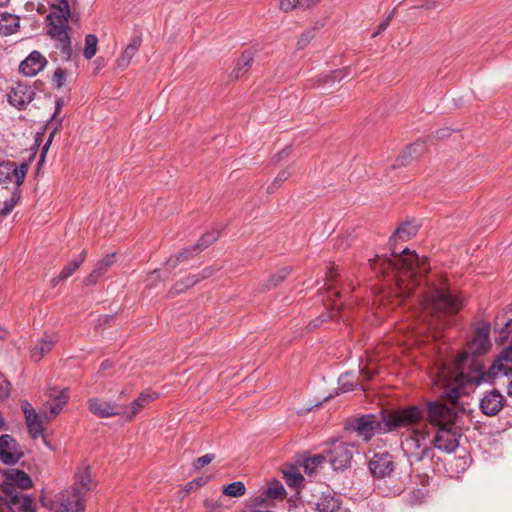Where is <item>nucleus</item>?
<instances>
[{
	"label": "nucleus",
	"mask_w": 512,
	"mask_h": 512,
	"mask_svg": "<svg viewBox=\"0 0 512 512\" xmlns=\"http://www.w3.org/2000/svg\"><path fill=\"white\" fill-rule=\"evenodd\" d=\"M490 324L482 322L475 330L473 337L467 342L466 349L458 356L453 365L442 364L436 372L435 384L439 387L441 397L455 404L466 389L474 383L467 381L472 374V362L482 361L478 356L491 348Z\"/></svg>",
	"instance_id": "obj_1"
},
{
	"label": "nucleus",
	"mask_w": 512,
	"mask_h": 512,
	"mask_svg": "<svg viewBox=\"0 0 512 512\" xmlns=\"http://www.w3.org/2000/svg\"><path fill=\"white\" fill-rule=\"evenodd\" d=\"M419 227V224L414 220L401 224L390 237V245L393 247L391 257L381 260V269L384 272L391 269L395 273L398 292L403 298L413 293L416 286V277L426 274L430 267L426 264V259L420 258L415 252L406 248L398 253L394 246L398 239L406 241L414 237Z\"/></svg>",
	"instance_id": "obj_2"
},
{
	"label": "nucleus",
	"mask_w": 512,
	"mask_h": 512,
	"mask_svg": "<svg viewBox=\"0 0 512 512\" xmlns=\"http://www.w3.org/2000/svg\"><path fill=\"white\" fill-rule=\"evenodd\" d=\"M422 321L427 329L433 333L434 338L451 323L450 318L458 313L462 301L448 289H434L430 295L419 299Z\"/></svg>",
	"instance_id": "obj_3"
},
{
	"label": "nucleus",
	"mask_w": 512,
	"mask_h": 512,
	"mask_svg": "<svg viewBox=\"0 0 512 512\" xmlns=\"http://www.w3.org/2000/svg\"><path fill=\"white\" fill-rule=\"evenodd\" d=\"M71 15L69 0H53L47 16V34L56 42L66 60L72 55L68 19Z\"/></svg>",
	"instance_id": "obj_4"
},
{
	"label": "nucleus",
	"mask_w": 512,
	"mask_h": 512,
	"mask_svg": "<svg viewBox=\"0 0 512 512\" xmlns=\"http://www.w3.org/2000/svg\"><path fill=\"white\" fill-rule=\"evenodd\" d=\"M432 440L429 438L427 425L422 428H413L406 434H403L401 448L406 456L411 468L424 460H432L435 453L432 446Z\"/></svg>",
	"instance_id": "obj_5"
},
{
	"label": "nucleus",
	"mask_w": 512,
	"mask_h": 512,
	"mask_svg": "<svg viewBox=\"0 0 512 512\" xmlns=\"http://www.w3.org/2000/svg\"><path fill=\"white\" fill-rule=\"evenodd\" d=\"M383 420H386V430L393 432L406 428L407 432L413 428H420L424 420V411L418 405H409L392 410H383Z\"/></svg>",
	"instance_id": "obj_6"
},
{
	"label": "nucleus",
	"mask_w": 512,
	"mask_h": 512,
	"mask_svg": "<svg viewBox=\"0 0 512 512\" xmlns=\"http://www.w3.org/2000/svg\"><path fill=\"white\" fill-rule=\"evenodd\" d=\"M386 420H383V410L379 416L375 414H365L354 418L348 423L347 429L355 432L358 437L368 442L376 434L389 433L386 430Z\"/></svg>",
	"instance_id": "obj_7"
},
{
	"label": "nucleus",
	"mask_w": 512,
	"mask_h": 512,
	"mask_svg": "<svg viewBox=\"0 0 512 512\" xmlns=\"http://www.w3.org/2000/svg\"><path fill=\"white\" fill-rule=\"evenodd\" d=\"M427 414L428 422L436 429L458 426V412L456 409L439 401L428 402Z\"/></svg>",
	"instance_id": "obj_8"
},
{
	"label": "nucleus",
	"mask_w": 512,
	"mask_h": 512,
	"mask_svg": "<svg viewBox=\"0 0 512 512\" xmlns=\"http://www.w3.org/2000/svg\"><path fill=\"white\" fill-rule=\"evenodd\" d=\"M75 489H64L58 493L53 501V512H85L86 499L79 496Z\"/></svg>",
	"instance_id": "obj_9"
},
{
	"label": "nucleus",
	"mask_w": 512,
	"mask_h": 512,
	"mask_svg": "<svg viewBox=\"0 0 512 512\" xmlns=\"http://www.w3.org/2000/svg\"><path fill=\"white\" fill-rule=\"evenodd\" d=\"M461 429L459 426H450V428H438L432 439L433 448L444 453L451 454L459 446Z\"/></svg>",
	"instance_id": "obj_10"
},
{
	"label": "nucleus",
	"mask_w": 512,
	"mask_h": 512,
	"mask_svg": "<svg viewBox=\"0 0 512 512\" xmlns=\"http://www.w3.org/2000/svg\"><path fill=\"white\" fill-rule=\"evenodd\" d=\"M325 453L333 470L344 471L350 467L353 458L351 445L344 442H334L332 447L326 450Z\"/></svg>",
	"instance_id": "obj_11"
},
{
	"label": "nucleus",
	"mask_w": 512,
	"mask_h": 512,
	"mask_svg": "<svg viewBox=\"0 0 512 512\" xmlns=\"http://www.w3.org/2000/svg\"><path fill=\"white\" fill-rule=\"evenodd\" d=\"M49 400L43 405L42 413L47 420L55 418L67 404L69 399L67 389L52 387L48 389Z\"/></svg>",
	"instance_id": "obj_12"
},
{
	"label": "nucleus",
	"mask_w": 512,
	"mask_h": 512,
	"mask_svg": "<svg viewBox=\"0 0 512 512\" xmlns=\"http://www.w3.org/2000/svg\"><path fill=\"white\" fill-rule=\"evenodd\" d=\"M23 452L17 441L10 435L0 436V460L5 465H15L23 457Z\"/></svg>",
	"instance_id": "obj_13"
},
{
	"label": "nucleus",
	"mask_w": 512,
	"mask_h": 512,
	"mask_svg": "<svg viewBox=\"0 0 512 512\" xmlns=\"http://www.w3.org/2000/svg\"><path fill=\"white\" fill-rule=\"evenodd\" d=\"M88 410L98 418L122 417V405L98 397L87 401Z\"/></svg>",
	"instance_id": "obj_14"
},
{
	"label": "nucleus",
	"mask_w": 512,
	"mask_h": 512,
	"mask_svg": "<svg viewBox=\"0 0 512 512\" xmlns=\"http://www.w3.org/2000/svg\"><path fill=\"white\" fill-rule=\"evenodd\" d=\"M368 467L376 478L389 477L395 470L393 456L388 452L376 453L369 460Z\"/></svg>",
	"instance_id": "obj_15"
},
{
	"label": "nucleus",
	"mask_w": 512,
	"mask_h": 512,
	"mask_svg": "<svg viewBox=\"0 0 512 512\" xmlns=\"http://www.w3.org/2000/svg\"><path fill=\"white\" fill-rule=\"evenodd\" d=\"M35 97V91L32 87L18 83L15 87L11 89L8 93V102L18 108L25 109V107L33 101Z\"/></svg>",
	"instance_id": "obj_16"
},
{
	"label": "nucleus",
	"mask_w": 512,
	"mask_h": 512,
	"mask_svg": "<svg viewBox=\"0 0 512 512\" xmlns=\"http://www.w3.org/2000/svg\"><path fill=\"white\" fill-rule=\"evenodd\" d=\"M505 404L504 396L497 390L493 389L484 394L480 400V410L487 416L497 415Z\"/></svg>",
	"instance_id": "obj_17"
},
{
	"label": "nucleus",
	"mask_w": 512,
	"mask_h": 512,
	"mask_svg": "<svg viewBox=\"0 0 512 512\" xmlns=\"http://www.w3.org/2000/svg\"><path fill=\"white\" fill-rule=\"evenodd\" d=\"M21 408L25 416L26 425L29 434L33 439L43 435V424L36 410L31 406L28 401L21 402Z\"/></svg>",
	"instance_id": "obj_18"
},
{
	"label": "nucleus",
	"mask_w": 512,
	"mask_h": 512,
	"mask_svg": "<svg viewBox=\"0 0 512 512\" xmlns=\"http://www.w3.org/2000/svg\"><path fill=\"white\" fill-rule=\"evenodd\" d=\"M4 512H34L33 501L30 496L22 493H10L5 499Z\"/></svg>",
	"instance_id": "obj_19"
},
{
	"label": "nucleus",
	"mask_w": 512,
	"mask_h": 512,
	"mask_svg": "<svg viewBox=\"0 0 512 512\" xmlns=\"http://www.w3.org/2000/svg\"><path fill=\"white\" fill-rule=\"evenodd\" d=\"M46 58L38 51H32L19 65V71L25 76H35L44 69Z\"/></svg>",
	"instance_id": "obj_20"
},
{
	"label": "nucleus",
	"mask_w": 512,
	"mask_h": 512,
	"mask_svg": "<svg viewBox=\"0 0 512 512\" xmlns=\"http://www.w3.org/2000/svg\"><path fill=\"white\" fill-rule=\"evenodd\" d=\"M158 397L157 393H141L130 405L122 406V418L131 421L138 412Z\"/></svg>",
	"instance_id": "obj_21"
},
{
	"label": "nucleus",
	"mask_w": 512,
	"mask_h": 512,
	"mask_svg": "<svg viewBox=\"0 0 512 512\" xmlns=\"http://www.w3.org/2000/svg\"><path fill=\"white\" fill-rule=\"evenodd\" d=\"M69 489L78 490L79 496L86 499L87 494L93 489L89 466L82 467L75 473V482Z\"/></svg>",
	"instance_id": "obj_22"
},
{
	"label": "nucleus",
	"mask_w": 512,
	"mask_h": 512,
	"mask_svg": "<svg viewBox=\"0 0 512 512\" xmlns=\"http://www.w3.org/2000/svg\"><path fill=\"white\" fill-rule=\"evenodd\" d=\"M142 43L141 35L136 34L131 37L129 44L126 46L122 54L116 60V65L121 70L126 69L131 63L132 58L139 50Z\"/></svg>",
	"instance_id": "obj_23"
},
{
	"label": "nucleus",
	"mask_w": 512,
	"mask_h": 512,
	"mask_svg": "<svg viewBox=\"0 0 512 512\" xmlns=\"http://www.w3.org/2000/svg\"><path fill=\"white\" fill-rule=\"evenodd\" d=\"M115 263V254H109L101 259L95 269L85 278V285L95 284Z\"/></svg>",
	"instance_id": "obj_24"
},
{
	"label": "nucleus",
	"mask_w": 512,
	"mask_h": 512,
	"mask_svg": "<svg viewBox=\"0 0 512 512\" xmlns=\"http://www.w3.org/2000/svg\"><path fill=\"white\" fill-rule=\"evenodd\" d=\"M426 149L425 143L423 141H416L413 144L406 147V149L398 156L396 159V165H406L411 160L419 157Z\"/></svg>",
	"instance_id": "obj_25"
},
{
	"label": "nucleus",
	"mask_w": 512,
	"mask_h": 512,
	"mask_svg": "<svg viewBox=\"0 0 512 512\" xmlns=\"http://www.w3.org/2000/svg\"><path fill=\"white\" fill-rule=\"evenodd\" d=\"M6 480L10 485L16 486L23 490L29 489L33 486V482L30 476L26 472L19 469L11 470L7 474Z\"/></svg>",
	"instance_id": "obj_26"
},
{
	"label": "nucleus",
	"mask_w": 512,
	"mask_h": 512,
	"mask_svg": "<svg viewBox=\"0 0 512 512\" xmlns=\"http://www.w3.org/2000/svg\"><path fill=\"white\" fill-rule=\"evenodd\" d=\"M19 17L9 13L0 15V34L9 36L14 34L19 28Z\"/></svg>",
	"instance_id": "obj_27"
},
{
	"label": "nucleus",
	"mask_w": 512,
	"mask_h": 512,
	"mask_svg": "<svg viewBox=\"0 0 512 512\" xmlns=\"http://www.w3.org/2000/svg\"><path fill=\"white\" fill-rule=\"evenodd\" d=\"M341 501L339 498L327 494L322 495L315 504L316 512H337L340 509Z\"/></svg>",
	"instance_id": "obj_28"
},
{
	"label": "nucleus",
	"mask_w": 512,
	"mask_h": 512,
	"mask_svg": "<svg viewBox=\"0 0 512 512\" xmlns=\"http://www.w3.org/2000/svg\"><path fill=\"white\" fill-rule=\"evenodd\" d=\"M254 59V53L252 50H246L242 53L241 57L238 59L235 68L232 71V76L235 79L243 76L248 69L251 67V63Z\"/></svg>",
	"instance_id": "obj_29"
},
{
	"label": "nucleus",
	"mask_w": 512,
	"mask_h": 512,
	"mask_svg": "<svg viewBox=\"0 0 512 512\" xmlns=\"http://www.w3.org/2000/svg\"><path fill=\"white\" fill-rule=\"evenodd\" d=\"M55 342L56 340L53 336L45 335L41 341L32 349L31 357L35 361H39L46 353L52 349Z\"/></svg>",
	"instance_id": "obj_30"
},
{
	"label": "nucleus",
	"mask_w": 512,
	"mask_h": 512,
	"mask_svg": "<svg viewBox=\"0 0 512 512\" xmlns=\"http://www.w3.org/2000/svg\"><path fill=\"white\" fill-rule=\"evenodd\" d=\"M201 251H193L192 246L186 249H183L181 252H179L176 256L170 257L165 266L167 271H171L175 269L178 264L185 262L189 260L191 257L195 256L196 254L200 253Z\"/></svg>",
	"instance_id": "obj_31"
},
{
	"label": "nucleus",
	"mask_w": 512,
	"mask_h": 512,
	"mask_svg": "<svg viewBox=\"0 0 512 512\" xmlns=\"http://www.w3.org/2000/svg\"><path fill=\"white\" fill-rule=\"evenodd\" d=\"M512 324V304L499 313L494 322V329L504 331L505 328Z\"/></svg>",
	"instance_id": "obj_32"
},
{
	"label": "nucleus",
	"mask_w": 512,
	"mask_h": 512,
	"mask_svg": "<svg viewBox=\"0 0 512 512\" xmlns=\"http://www.w3.org/2000/svg\"><path fill=\"white\" fill-rule=\"evenodd\" d=\"M219 236H220L219 230H213V231L205 233L198 240V242L192 246L193 251H203L208 246H210L212 243H214L219 238Z\"/></svg>",
	"instance_id": "obj_33"
},
{
	"label": "nucleus",
	"mask_w": 512,
	"mask_h": 512,
	"mask_svg": "<svg viewBox=\"0 0 512 512\" xmlns=\"http://www.w3.org/2000/svg\"><path fill=\"white\" fill-rule=\"evenodd\" d=\"M8 170L11 172V177L15 178V183L21 185L27 174L28 165L23 163L18 167L15 162L8 161Z\"/></svg>",
	"instance_id": "obj_34"
},
{
	"label": "nucleus",
	"mask_w": 512,
	"mask_h": 512,
	"mask_svg": "<svg viewBox=\"0 0 512 512\" xmlns=\"http://www.w3.org/2000/svg\"><path fill=\"white\" fill-rule=\"evenodd\" d=\"M325 460L326 455L324 454H316L307 457L302 464L304 472L308 475H311Z\"/></svg>",
	"instance_id": "obj_35"
},
{
	"label": "nucleus",
	"mask_w": 512,
	"mask_h": 512,
	"mask_svg": "<svg viewBox=\"0 0 512 512\" xmlns=\"http://www.w3.org/2000/svg\"><path fill=\"white\" fill-rule=\"evenodd\" d=\"M86 258V251L83 250L77 259L72 260L64 266L60 272L61 278L68 279L81 266Z\"/></svg>",
	"instance_id": "obj_36"
},
{
	"label": "nucleus",
	"mask_w": 512,
	"mask_h": 512,
	"mask_svg": "<svg viewBox=\"0 0 512 512\" xmlns=\"http://www.w3.org/2000/svg\"><path fill=\"white\" fill-rule=\"evenodd\" d=\"M264 494L267 499H282L286 495V490L282 483L275 480L269 484Z\"/></svg>",
	"instance_id": "obj_37"
},
{
	"label": "nucleus",
	"mask_w": 512,
	"mask_h": 512,
	"mask_svg": "<svg viewBox=\"0 0 512 512\" xmlns=\"http://www.w3.org/2000/svg\"><path fill=\"white\" fill-rule=\"evenodd\" d=\"M283 474L287 485L290 487H298L304 480L301 473L294 467H291L290 469L283 471Z\"/></svg>",
	"instance_id": "obj_38"
},
{
	"label": "nucleus",
	"mask_w": 512,
	"mask_h": 512,
	"mask_svg": "<svg viewBox=\"0 0 512 512\" xmlns=\"http://www.w3.org/2000/svg\"><path fill=\"white\" fill-rule=\"evenodd\" d=\"M245 492L246 487L241 481L232 482L223 489V494L229 497H241Z\"/></svg>",
	"instance_id": "obj_39"
},
{
	"label": "nucleus",
	"mask_w": 512,
	"mask_h": 512,
	"mask_svg": "<svg viewBox=\"0 0 512 512\" xmlns=\"http://www.w3.org/2000/svg\"><path fill=\"white\" fill-rule=\"evenodd\" d=\"M98 39L94 34H88L85 37V47L83 55L86 59H91L97 52Z\"/></svg>",
	"instance_id": "obj_40"
},
{
	"label": "nucleus",
	"mask_w": 512,
	"mask_h": 512,
	"mask_svg": "<svg viewBox=\"0 0 512 512\" xmlns=\"http://www.w3.org/2000/svg\"><path fill=\"white\" fill-rule=\"evenodd\" d=\"M289 268H282L277 273L272 275L266 282L265 286L268 289L276 287L279 283H281L289 274Z\"/></svg>",
	"instance_id": "obj_41"
},
{
	"label": "nucleus",
	"mask_w": 512,
	"mask_h": 512,
	"mask_svg": "<svg viewBox=\"0 0 512 512\" xmlns=\"http://www.w3.org/2000/svg\"><path fill=\"white\" fill-rule=\"evenodd\" d=\"M215 458V455L213 453H208V454H205L199 458H197L195 461H194V468L195 469H200L208 464H210Z\"/></svg>",
	"instance_id": "obj_42"
},
{
	"label": "nucleus",
	"mask_w": 512,
	"mask_h": 512,
	"mask_svg": "<svg viewBox=\"0 0 512 512\" xmlns=\"http://www.w3.org/2000/svg\"><path fill=\"white\" fill-rule=\"evenodd\" d=\"M12 181L11 172L8 170V161L0 164V185Z\"/></svg>",
	"instance_id": "obj_43"
},
{
	"label": "nucleus",
	"mask_w": 512,
	"mask_h": 512,
	"mask_svg": "<svg viewBox=\"0 0 512 512\" xmlns=\"http://www.w3.org/2000/svg\"><path fill=\"white\" fill-rule=\"evenodd\" d=\"M314 37V30L305 31L297 42L298 49L305 48Z\"/></svg>",
	"instance_id": "obj_44"
},
{
	"label": "nucleus",
	"mask_w": 512,
	"mask_h": 512,
	"mask_svg": "<svg viewBox=\"0 0 512 512\" xmlns=\"http://www.w3.org/2000/svg\"><path fill=\"white\" fill-rule=\"evenodd\" d=\"M66 80V71L62 68H57L53 75V81L57 88H61Z\"/></svg>",
	"instance_id": "obj_45"
},
{
	"label": "nucleus",
	"mask_w": 512,
	"mask_h": 512,
	"mask_svg": "<svg viewBox=\"0 0 512 512\" xmlns=\"http://www.w3.org/2000/svg\"><path fill=\"white\" fill-rule=\"evenodd\" d=\"M300 0H281L280 1V9L284 12H288L293 10L294 8L299 7Z\"/></svg>",
	"instance_id": "obj_46"
},
{
	"label": "nucleus",
	"mask_w": 512,
	"mask_h": 512,
	"mask_svg": "<svg viewBox=\"0 0 512 512\" xmlns=\"http://www.w3.org/2000/svg\"><path fill=\"white\" fill-rule=\"evenodd\" d=\"M337 274V268L335 266H331L329 271L326 273V282L325 285L328 286V291L330 292L333 288L334 277Z\"/></svg>",
	"instance_id": "obj_47"
},
{
	"label": "nucleus",
	"mask_w": 512,
	"mask_h": 512,
	"mask_svg": "<svg viewBox=\"0 0 512 512\" xmlns=\"http://www.w3.org/2000/svg\"><path fill=\"white\" fill-rule=\"evenodd\" d=\"M291 173L289 170L285 169V170H282L278 173V175L276 176V178L274 179V182L278 185V186H281L282 183H284L289 177H290Z\"/></svg>",
	"instance_id": "obj_48"
},
{
	"label": "nucleus",
	"mask_w": 512,
	"mask_h": 512,
	"mask_svg": "<svg viewBox=\"0 0 512 512\" xmlns=\"http://www.w3.org/2000/svg\"><path fill=\"white\" fill-rule=\"evenodd\" d=\"M161 274H162V271L161 270H154L152 271L146 281H147V286H153L154 283L159 280L161 278Z\"/></svg>",
	"instance_id": "obj_49"
},
{
	"label": "nucleus",
	"mask_w": 512,
	"mask_h": 512,
	"mask_svg": "<svg viewBox=\"0 0 512 512\" xmlns=\"http://www.w3.org/2000/svg\"><path fill=\"white\" fill-rule=\"evenodd\" d=\"M202 481H203L202 478H199V479H194V480L188 482L185 485L186 493H189V492L193 491L194 489H196L197 487L201 486Z\"/></svg>",
	"instance_id": "obj_50"
},
{
	"label": "nucleus",
	"mask_w": 512,
	"mask_h": 512,
	"mask_svg": "<svg viewBox=\"0 0 512 512\" xmlns=\"http://www.w3.org/2000/svg\"><path fill=\"white\" fill-rule=\"evenodd\" d=\"M185 285L187 286V289L194 286L196 283L200 281V277L198 275H190L182 280Z\"/></svg>",
	"instance_id": "obj_51"
},
{
	"label": "nucleus",
	"mask_w": 512,
	"mask_h": 512,
	"mask_svg": "<svg viewBox=\"0 0 512 512\" xmlns=\"http://www.w3.org/2000/svg\"><path fill=\"white\" fill-rule=\"evenodd\" d=\"M334 316H335L334 314L321 315L319 318L311 321L310 326H312L313 328H317L320 326L321 323H323L324 321H327L328 318H332Z\"/></svg>",
	"instance_id": "obj_52"
},
{
	"label": "nucleus",
	"mask_w": 512,
	"mask_h": 512,
	"mask_svg": "<svg viewBox=\"0 0 512 512\" xmlns=\"http://www.w3.org/2000/svg\"><path fill=\"white\" fill-rule=\"evenodd\" d=\"M320 0H300L299 8L309 9L316 6Z\"/></svg>",
	"instance_id": "obj_53"
},
{
	"label": "nucleus",
	"mask_w": 512,
	"mask_h": 512,
	"mask_svg": "<svg viewBox=\"0 0 512 512\" xmlns=\"http://www.w3.org/2000/svg\"><path fill=\"white\" fill-rule=\"evenodd\" d=\"M185 290H187V286L182 280L176 282L175 285L173 286V292L175 294L183 293Z\"/></svg>",
	"instance_id": "obj_54"
},
{
	"label": "nucleus",
	"mask_w": 512,
	"mask_h": 512,
	"mask_svg": "<svg viewBox=\"0 0 512 512\" xmlns=\"http://www.w3.org/2000/svg\"><path fill=\"white\" fill-rule=\"evenodd\" d=\"M56 131H57V128H55V129L50 133V135H49V137H48L47 142H46V143H45V145L43 146V148H42V153H41V158H42V159L45 157V153L47 152L48 147H49L50 143L52 142V139H53V137H54V135H55Z\"/></svg>",
	"instance_id": "obj_55"
},
{
	"label": "nucleus",
	"mask_w": 512,
	"mask_h": 512,
	"mask_svg": "<svg viewBox=\"0 0 512 512\" xmlns=\"http://www.w3.org/2000/svg\"><path fill=\"white\" fill-rule=\"evenodd\" d=\"M452 133V130L450 128H443L436 132V137L438 139H444L446 137H449Z\"/></svg>",
	"instance_id": "obj_56"
},
{
	"label": "nucleus",
	"mask_w": 512,
	"mask_h": 512,
	"mask_svg": "<svg viewBox=\"0 0 512 512\" xmlns=\"http://www.w3.org/2000/svg\"><path fill=\"white\" fill-rule=\"evenodd\" d=\"M346 377H347V376L342 375V376L339 378V381H340V383H341L342 390H343L344 392H347V391L353 390V385H352V384H349L348 382H346Z\"/></svg>",
	"instance_id": "obj_57"
},
{
	"label": "nucleus",
	"mask_w": 512,
	"mask_h": 512,
	"mask_svg": "<svg viewBox=\"0 0 512 512\" xmlns=\"http://www.w3.org/2000/svg\"><path fill=\"white\" fill-rule=\"evenodd\" d=\"M389 26V24L387 23V21H382L376 31L372 34V37L375 38L376 36H378L379 34H381L383 31H385L387 29V27Z\"/></svg>",
	"instance_id": "obj_58"
},
{
	"label": "nucleus",
	"mask_w": 512,
	"mask_h": 512,
	"mask_svg": "<svg viewBox=\"0 0 512 512\" xmlns=\"http://www.w3.org/2000/svg\"><path fill=\"white\" fill-rule=\"evenodd\" d=\"M62 107H63V100L61 98L57 99L56 102H55V111H54V114L51 117V120H55L56 119V117L59 114V112L61 111Z\"/></svg>",
	"instance_id": "obj_59"
},
{
	"label": "nucleus",
	"mask_w": 512,
	"mask_h": 512,
	"mask_svg": "<svg viewBox=\"0 0 512 512\" xmlns=\"http://www.w3.org/2000/svg\"><path fill=\"white\" fill-rule=\"evenodd\" d=\"M403 491V487L401 485L395 487L394 489H389L387 492H385L384 494L386 496H390V495H393V496H396V495H399L401 494Z\"/></svg>",
	"instance_id": "obj_60"
},
{
	"label": "nucleus",
	"mask_w": 512,
	"mask_h": 512,
	"mask_svg": "<svg viewBox=\"0 0 512 512\" xmlns=\"http://www.w3.org/2000/svg\"><path fill=\"white\" fill-rule=\"evenodd\" d=\"M214 270L211 267L205 268L201 273L197 274L200 280L205 279L213 274Z\"/></svg>",
	"instance_id": "obj_61"
},
{
	"label": "nucleus",
	"mask_w": 512,
	"mask_h": 512,
	"mask_svg": "<svg viewBox=\"0 0 512 512\" xmlns=\"http://www.w3.org/2000/svg\"><path fill=\"white\" fill-rule=\"evenodd\" d=\"M289 153H290L289 149H283L281 152H279L277 154V156H276L277 159L275 160V162H278L280 160L287 158L289 156Z\"/></svg>",
	"instance_id": "obj_62"
},
{
	"label": "nucleus",
	"mask_w": 512,
	"mask_h": 512,
	"mask_svg": "<svg viewBox=\"0 0 512 512\" xmlns=\"http://www.w3.org/2000/svg\"><path fill=\"white\" fill-rule=\"evenodd\" d=\"M64 280H66V279L65 278H61V274H59L58 276L54 277L51 280V285H52V287H56L59 282L64 281Z\"/></svg>",
	"instance_id": "obj_63"
},
{
	"label": "nucleus",
	"mask_w": 512,
	"mask_h": 512,
	"mask_svg": "<svg viewBox=\"0 0 512 512\" xmlns=\"http://www.w3.org/2000/svg\"><path fill=\"white\" fill-rule=\"evenodd\" d=\"M280 186H278L274 181L267 187V192L269 194L274 193Z\"/></svg>",
	"instance_id": "obj_64"
}]
</instances>
